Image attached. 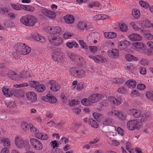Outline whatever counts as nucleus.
<instances>
[{
	"instance_id": "14",
	"label": "nucleus",
	"mask_w": 153,
	"mask_h": 153,
	"mask_svg": "<svg viewBox=\"0 0 153 153\" xmlns=\"http://www.w3.org/2000/svg\"><path fill=\"white\" fill-rule=\"evenodd\" d=\"M130 44V42L126 40H124L118 42V47L120 50H124L127 48Z\"/></svg>"
},
{
	"instance_id": "36",
	"label": "nucleus",
	"mask_w": 153,
	"mask_h": 153,
	"mask_svg": "<svg viewBox=\"0 0 153 153\" xmlns=\"http://www.w3.org/2000/svg\"><path fill=\"white\" fill-rule=\"evenodd\" d=\"M66 46L69 48L71 49L73 47L75 48H77L79 46V45L75 41H73L70 42H68L66 44Z\"/></svg>"
},
{
	"instance_id": "13",
	"label": "nucleus",
	"mask_w": 153,
	"mask_h": 153,
	"mask_svg": "<svg viewBox=\"0 0 153 153\" xmlns=\"http://www.w3.org/2000/svg\"><path fill=\"white\" fill-rule=\"evenodd\" d=\"M108 100L111 104L115 105H118L121 103L122 99L121 97L116 99L114 97L111 96L108 97Z\"/></svg>"
},
{
	"instance_id": "44",
	"label": "nucleus",
	"mask_w": 153,
	"mask_h": 153,
	"mask_svg": "<svg viewBox=\"0 0 153 153\" xmlns=\"http://www.w3.org/2000/svg\"><path fill=\"white\" fill-rule=\"evenodd\" d=\"M78 42L81 47L84 50H87L88 48V46L83 40H79Z\"/></svg>"
},
{
	"instance_id": "57",
	"label": "nucleus",
	"mask_w": 153,
	"mask_h": 153,
	"mask_svg": "<svg viewBox=\"0 0 153 153\" xmlns=\"http://www.w3.org/2000/svg\"><path fill=\"white\" fill-rule=\"evenodd\" d=\"M146 95L148 99L153 101V92L148 91L146 93Z\"/></svg>"
},
{
	"instance_id": "38",
	"label": "nucleus",
	"mask_w": 153,
	"mask_h": 153,
	"mask_svg": "<svg viewBox=\"0 0 153 153\" xmlns=\"http://www.w3.org/2000/svg\"><path fill=\"white\" fill-rule=\"evenodd\" d=\"M132 15L134 19H138L139 18L140 15L139 10L136 9L133 10Z\"/></svg>"
},
{
	"instance_id": "43",
	"label": "nucleus",
	"mask_w": 153,
	"mask_h": 153,
	"mask_svg": "<svg viewBox=\"0 0 153 153\" xmlns=\"http://www.w3.org/2000/svg\"><path fill=\"white\" fill-rule=\"evenodd\" d=\"M5 105L10 108H13L15 107L16 105V104L14 101H7L5 102Z\"/></svg>"
},
{
	"instance_id": "21",
	"label": "nucleus",
	"mask_w": 153,
	"mask_h": 153,
	"mask_svg": "<svg viewBox=\"0 0 153 153\" xmlns=\"http://www.w3.org/2000/svg\"><path fill=\"white\" fill-rule=\"evenodd\" d=\"M63 18L65 22L67 24H72L75 22L74 17L71 15H67Z\"/></svg>"
},
{
	"instance_id": "26",
	"label": "nucleus",
	"mask_w": 153,
	"mask_h": 153,
	"mask_svg": "<svg viewBox=\"0 0 153 153\" xmlns=\"http://www.w3.org/2000/svg\"><path fill=\"white\" fill-rule=\"evenodd\" d=\"M126 59L129 62L137 61H138V59L130 54H127L125 55Z\"/></svg>"
},
{
	"instance_id": "2",
	"label": "nucleus",
	"mask_w": 153,
	"mask_h": 153,
	"mask_svg": "<svg viewBox=\"0 0 153 153\" xmlns=\"http://www.w3.org/2000/svg\"><path fill=\"white\" fill-rule=\"evenodd\" d=\"M20 22L24 25L28 27H33L37 22L36 18L33 15L28 14L22 17Z\"/></svg>"
},
{
	"instance_id": "53",
	"label": "nucleus",
	"mask_w": 153,
	"mask_h": 153,
	"mask_svg": "<svg viewBox=\"0 0 153 153\" xmlns=\"http://www.w3.org/2000/svg\"><path fill=\"white\" fill-rule=\"evenodd\" d=\"M81 102L83 105L88 106L90 105L91 102L89 100V99L88 100L86 98H84L82 100Z\"/></svg>"
},
{
	"instance_id": "7",
	"label": "nucleus",
	"mask_w": 153,
	"mask_h": 153,
	"mask_svg": "<svg viewBox=\"0 0 153 153\" xmlns=\"http://www.w3.org/2000/svg\"><path fill=\"white\" fill-rule=\"evenodd\" d=\"M30 143L33 148L36 150L40 151L43 148V145L40 141L34 138L30 139Z\"/></svg>"
},
{
	"instance_id": "61",
	"label": "nucleus",
	"mask_w": 153,
	"mask_h": 153,
	"mask_svg": "<svg viewBox=\"0 0 153 153\" xmlns=\"http://www.w3.org/2000/svg\"><path fill=\"white\" fill-rule=\"evenodd\" d=\"M89 48L90 51L93 53H95L98 49L97 47L95 46H90Z\"/></svg>"
},
{
	"instance_id": "9",
	"label": "nucleus",
	"mask_w": 153,
	"mask_h": 153,
	"mask_svg": "<svg viewBox=\"0 0 153 153\" xmlns=\"http://www.w3.org/2000/svg\"><path fill=\"white\" fill-rule=\"evenodd\" d=\"M40 10L42 14L51 19H54L56 17V14L54 11L48 10L42 7H41Z\"/></svg>"
},
{
	"instance_id": "47",
	"label": "nucleus",
	"mask_w": 153,
	"mask_h": 153,
	"mask_svg": "<svg viewBox=\"0 0 153 153\" xmlns=\"http://www.w3.org/2000/svg\"><path fill=\"white\" fill-rule=\"evenodd\" d=\"M3 141L4 146L8 148L10 147V142L9 139L8 138H5L3 140Z\"/></svg>"
},
{
	"instance_id": "51",
	"label": "nucleus",
	"mask_w": 153,
	"mask_h": 153,
	"mask_svg": "<svg viewBox=\"0 0 153 153\" xmlns=\"http://www.w3.org/2000/svg\"><path fill=\"white\" fill-rule=\"evenodd\" d=\"M68 57L72 61L75 60L78 57V56L72 53H68Z\"/></svg>"
},
{
	"instance_id": "6",
	"label": "nucleus",
	"mask_w": 153,
	"mask_h": 153,
	"mask_svg": "<svg viewBox=\"0 0 153 153\" xmlns=\"http://www.w3.org/2000/svg\"><path fill=\"white\" fill-rule=\"evenodd\" d=\"M108 114L109 115L116 117L118 120L121 121L126 120L127 116L125 112L116 110H112L109 111Z\"/></svg>"
},
{
	"instance_id": "41",
	"label": "nucleus",
	"mask_w": 153,
	"mask_h": 153,
	"mask_svg": "<svg viewBox=\"0 0 153 153\" xmlns=\"http://www.w3.org/2000/svg\"><path fill=\"white\" fill-rule=\"evenodd\" d=\"M77 26L79 29L82 30L87 29V24L85 23L82 22H79Z\"/></svg>"
},
{
	"instance_id": "46",
	"label": "nucleus",
	"mask_w": 153,
	"mask_h": 153,
	"mask_svg": "<svg viewBox=\"0 0 153 153\" xmlns=\"http://www.w3.org/2000/svg\"><path fill=\"white\" fill-rule=\"evenodd\" d=\"M29 127L30 131L33 133L35 134V136L37 134L39 133V130L31 124H29Z\"/></svg>"
},
{
	"instance_id": "24",
	"label": "nucleus",
	"mask_w": 153,
	"mask_h": 153,
	"mask_svg": "<svg viewBox=\"0 0 153 153\" xmlns=\"http://www.w3.org/2000/svg\"><path fill=\"white\" fill-rule=\"evenodd\" d=\"M12 90L7 88L6 87H3L2 88V91L3 94L6 97H9L12 96L11 92Z\"/></svg>"
},
{
	"instance_id": "58",
	"label": "nucleus",
	"mask_w": 153,
	"mask_h": 153,
	"mask_svg": "<svg viewBox=\"0 0 153 153\" xmlns=\"http://www.w3.org/2000/svg\"><path fill=\"white\" fill-rule=\"evenodd\" d=\"M139 71L141 74L145 75L146 73V70L145 67L140 66L139 68Z\"/></svg>"
},
{
	"instance_id": "35",
	"label": "nucleus",
	"mask_w": 153,
	"mask_h": 153,
	"mask_svg": "<svg viewBox=\"0 0 153 153\" xmlns=\"http://www.w3.org/2000/svg\"><path fill=\"white\" fill-rule=\"evenodd\" d=\"M61 28L59 26L52 27V31L51 32V34L59 33L61 32Z\"/></svg>"
},
{
	"instance_id": "59",
	"label": "nucleus",
	"mask_w": 153,
	"mask_h": 153,
	"mask_svg": "<svg viewBox=\"0 0 153 153\" xmlns=\"http://www.w3.org/2000/svg\"><path fill=\"white\" fill-rule=\"evenodd\" d=\"M111 120L109 118H107L103 122V124L105 126H108L111 124Z\"/></svg>"
},
{
	"instance_id": "39",
	"label": "nucleus",
	"mask_w": 153,
	"mask_h": 153,
	"mask_svg": "<svg viewBox=\"0 0 153 153\" xmlns=\"http://www.w3.org/2000/svg\"><path fill=\"white\" fill-rule=\"evenodd\" d=\"M109 54L112 56L114 57H117L119 56V50L117 49H113L109 52Z\"/></svg>"
},
{
	"instance_id": "34",
	"label": "nucleus",
	"mask_w": 153,
	"mask_h": 153,
	"mask_svg": "<svg viewBox=\"0 0 153 153\" xmlns=\"http://www.w3.org/2000/svg\"><path fill=\"white\" fill-rule=\"evenodd\" d=\"M11 5L12 8L16 10L20 11L22 9H23L22 5H23V4H12Z\"/></svg>"
},
{
	"instance_id": "30",
	"label": "nucleus",
	"mask_w": 153,
	"mask_h": 153,
	"mask_svg": "<svg viewBox=\"0 0 153 153\" xmlns=\"http://www.w3.org/2000/svg\"><path fill=\"white\" fill-rule=\"evenodd\" d=\"M99 36V35L96 33H89L87 36V40L90 43H91L94 39L96 36Z\"/></svg>"
},
{
	"instance_id": "20",
	"label": "nucleus",
	"mask_w": 153,
	"mask_h": 153,
	"mask_svg": "<svg viewBox=\"0 0 153 153\" xmlns=\"http://www.w3.org/2000/svg\"><path fill=\"white\" fill-rule=\"evenodd\" d=\"M32 37L36 41L43 43L46 41V39L43 36L38 33H34L31 34Z\"/></svg>"
},
{
	"instance_id": "11",
	"label": "nucleus",
	"mask_w": 153,
	"mask_h": 153,
	"mask_svg": "<svg viewBox=\"0 0 153 153\" xmlns=\"http://www.w3.org/2000/svg\"><path fill=\"white\" fill-rule=\"evenodd\" d=\"M42 100L44 101L51 103H56L57 101V99L55 97L49 94H47L46 96L42 97Z\"/></svg>"
},
{
	"instance_id": "31",
	"label": "nucleus",
	"mask_w": 153,
	"mask_h": 153,
	"mask_svg": "<svg viewBox=\"0 0 153 153\" xmlns=\"http://www.w3.org/2000/svg\"><path fill=\"white\" fill-rule=\"evenodd\" d=\"M104 35L105 37L108 39H113L116 37L117 36L115 33L112 32H105Z\"/></svg>"
},
{
	"instance_id": "64",
	"label": "nucleus",
	"mask_w": 153,
	"mask_h": 153,
	"mask_svg": "<svg viewBox=\"0 0 153 153\" xmlns=\"http://www.w3.org/2000/svg\"><path fill=\"white\" fill-rule=\"evenodd\" d=\"M93 116L94 119L97 120L101 117L102 116L100 114L95 112L93 113Z\"/></svg>"
},
{
	"instance_id": "18",
	"label": "nucleus",
	"mask_w": 153,
	"mask_h": 153,
	"mask_svg": "<svg viewBox=\"0 0 153 153\" xmlns=\"http://www.w3.org/2000/svg\"><path fill=\"white\" fill-rule=\"evenodd\" d=\"M52 56L54 61H57L59 62H62L63 61V58L59 52L54 51L52 54Z\"/></svg>"
},
{
	"instance_id": "33",
	"label": "nucleus",
	"mask_w": 153,
	"mask_h": 153,
	"mask_svg": "<svg viewBox=\"0 0 153 153\" xmlns=\"http://www.w3.org/2000/svg\"><path fill=\"white\" fill-rule=\"evenodd\" d=\"M120 30L123 32H126L128 30L127 26L124 23H120L119 25Z\"/></svg>"
},
{
	"instance_id": "22",
	"label": "nucleus",
	"mask_w": 153,
	"mask_h": 153,
	"mask_svg": "<svg viewBox=\"0 0 153 153\" xmlns=\"http://www.w3.org/2000/svg\"><path fill=\"white\" fill-rule=\"evenodd\" d=\"M35 137L37 139L43 140H47L50 138L49 136L46 134H43L41 133H37Z\"/></svg>"
},
{
	"instance_id": "29",
	"label": "nucleus",
	"mask_w": 153,
	"mask_h": 153,
	"mask_svg": "<svg viewBox=\"0 0 153 153\" xmlns=\"http://www.w3.org/2000/svg\"><path fill=\"white\" fill-rule=\"evenodd\" d=\"M151 25V24L150 21L146 19L144 20L141 24V26L143 29V30H144V29L147 27H149Z\"/></svg>"
},
{
	"instance_id": "45",
	"label": "nucleus",
	"mask_w": 153,
	"mask_h": 153,
	"mask_svg": "<svg viewBox=\"0 0 153 153\" xmlns=\"http://www.w3.org/2000/svg\"><path fill=\"white\" fill-rule=\"evenodd\" d=\"M45 89V87L43 84H40L38 85L35 90L38 92H42Z\"/></svg>"
},
{
	"instance_id": "56",
	"label": "nucleus",
	"mask_w": 153,
	"mask_h": 153,
	"mask_svg": "<svg viewBox=\"0 0 153 153\" xmlns=\"http://www.w3.org/2000/svg\"><path fill=\"white\" fill-rule=\"evenodd\" d=\"M39 83L35 81H31L30 83V87L36 89L38 85H39Z\"/></svg>"
},
{
	"instance_id": "54",
	"label": "nucleus",
	"mask_w": 153,
	"mask_h": 153,
	"mask_svg": "<svg viewBox=\"0 0 153 153\" xmlns=\"http://www.w3.org/2000/svg\"><path fill=\"white\" fill-rule=\"evenodd\" d=\"M89 57L94 60L96 63H98L100 62V56H89Z\"/></svg>"
},
{
	"instance_id": "1",
	"label": "nucleus",
	"mask_w": 153,
	"mask_h": 153,
	"mask_svg": "<svg viewBox=\"0 0 153 153\" xmlns=\"http://www.w3.org/2000/svg\"><path fill=\"white\" fill-rule=\"evenodd\" d=\"M15 146L19 149H25L26 150L30 149L31 147L29 140L24 139L19 136H16L14 140Z\"/></svg>"
},
{
	"instance_id": "16",
	"label": "nucleus",
	"mask_w": 153,
	"mask_h": 153,
	"mask_svg": "<svg viewBox=\"0 0 153 153\" xmlns=\"http://www.w3.org/2000/svg\"><path fill=\"white\" fill-rule=\"evenodd\" d=\"M128 39L132 41H140L143 39L142 36L137 33H131L128 36Z\"/></svg>"
},
{
	"instance_id": "12",
	"label": "nucleus",
	"mask_w": 153,
	"mask_h": 153,
	"mask_svg": "<svg viewBox=\"0 0 153 153\" xmlns=\"http://www.w3.org/2000/svg\"><path fill=\"white\" fill-rule=\"evenodd\" d=\"M26 95L28 100L31 103L35 102L37 100V95L34 92H28Z\"/></svg>"
},
{
	"instance_id": "49",
	"label": "nucleus",
	"mask_w": 153,
	"mask_h": 153,
	"mask_svg": "<svg viewBox=\"0 0 153 153\" xmlns=\"http://www.w3.org/2000/svg\"><path fill=\"white\" fill-rule=\"evenodd\" d=\"M125 68L128 70L130 71H132L134 69V65L131 63H127L125 65Z\"/></svg>"
},
{
	"instance_id": "60",
	"label": "nucleus",
	"mask_w": 153,
	"mask_h": 153,
	"mask_svg": "<svg viewBox=\"0 0 153 153\" xmlns=\"http://www.w3.org/2000/svg\"><path fill=\"white\" fill-rule=\"evenodd\" d=\"M99 5V3L98 2H94L90 3L88 5V7L90 8H91L94 7H97Z\"/></svg>"
},
{
	"instance_id": "10",
	"label": "nucleus",
	"mask_w": 153,
	"mask_h": 153,
	"mask_svg": "<svg viewBox=\"0 0 153 153\" xmlns=\"http://www.w3.org/2000/svg\"><path fill=\"white\" fill-rule=\"evenodd\" d=\"M49 40L52 45L58 46L62 43L63 39L59 36H53L51 38L49 39Z\"/></svg>"
},
{
	"instance_id": "23",
	"label": "nucleus",
	"mask_w": 153,
	"mask_h": 153,
	"mask_svg": "<svg viewBox=\"0 0 153 153\" xmlns=\"http://www.w3.org/2000/svg\"><path fill=\"white\" fill-rule=\"evenodd\" d=\"M130 113L135 118H138L141 116V112L139 110L135 109H131L129 110Z\"/></svg>"
},
{
	"instance_id": "55",
	"label": "nucleus",
	"mask_w": 153,
	"mask_h": 153,
	"mask_svg": "<svg viewBox=\"0 0 153 153\" xmlns=\"http://www.w3.org/2000/svg\"><path fill=\"white\" fill-rule=\"evenodd\" d=\"M14 95L15 97H18L22 96L23 93L22 91L16 90L14 92Z\"/></svg>"
},
{
	"instance_id": "3",
	"label": "nucleus",
	"mask_w": 153,
	"mask_h": 153,
	"mask_svg": "<svg viewBox=\"0 0 153 153\" xmlns=\"http://www.w3.org/2000/svg\"><path fill=\"white\" fill-rule=\"evenodd\" d=\"M7 74V76L13 80L19 81L21 80V78H26L29 77V73L27 71H22L19 76H17L16 73L13 71H8Z\"/></svg>"
},
{
	"instance_id": "5",
	"label": "nucleus",
	"mask_w": 153,
	"mask_h": 153,
	"mask_svg": "<svg viewBox=\"0 0 153 153\" xmlns=\"http://www.w3.org/2000/svg\"><path fill=\"white\" fill-rule=\"evenodd\" d=\"M70 74L74 77L77 78H81L85 76V71L81 68L75 67L71 68L70 70Z\"/></svg>"
},
{
	"instance_id": "42",
	"label": "nucleus",
	"mask_w": 153,
	"mask_h": 153,
	"mask_svg": "<svg viewBox=\"0 0 153 153\" xmlns=\"http://www.w3.org/2000/svg\"><path fill=\"white\" fill-rule=\"evenodd\" d=\"M130 25L132 26L133 28L135 30L137 31H140L141 32L142 29L141 28L139 27L137 25V23L134 22H131L130 23Z\"/></svg>"
},
{
	"instance_id": "19",
	"label": "nucleus",
	"mask_w": 153,
	"mask_h": 153,
	"mask_svg": "<svg viewBox=\"0 0 153 153\" xmlns=\"http://www.w3.org/2000/svg\"><path fill=\"white\" fill-rule=\"evenodd\" d=\"M101 98V95L99 94H93L89 97V100L92 103L96 102L100 100Z\"/></svg>"
},
{
	"instance_id": "28",
	"label": "nucleus",
	"mask_w": 153,
	"mask_h": 153,
	"mask_svg": "<svg viewBox=\"0 0 153 153\" xmlns=\"http://www.w3.org/2000/svg\"><path fill=\"white\" fill-rule=\"evenodd\" d=\"M23 9L30 12H33L35 10V7L31 5H25L23 4L22 5Z\"/></svg>"
},
{
	"instance_id": "25",
	"label": "nucleus",
	"mask_w": 153,
	"mask_h": 153,
	"mask_svg": "<svg viewBox=\"0 0 153 153\" xmlns=\"http://www.w3.org/2000/svg\"><path fill=\"white\" fill-rule=\"evenodd\" d=\"M141 32L148 40H152L153 39V35L150 33L149 31L142 30H141Z\"/></svg>"
},
{
	"instance_id": "4",
	"label": "nucleus",
	"mask_w": 153,
	"mask_h": 153,
	"mask_svg": "<svg viewBox=\"0 0 153 153\" xmlns=\"http://www.w3.org/2000/svg\"><path fill=\"white\" fill-rule=\"evenodd\" d=\"M15 48L20 54L25 55L28 54L31 51V48L24 43H18L16 45Z\"/></svg>"
},
{
	"instance_id": "40",
	"label": "nucleus",
	"mask_w": 153,
	"mask_h": 153,
	"mask_svg": "<svg viewBox=\"0 0 153 153\" xmlns=\"http://www.w3.org/2000/svg\"><path fill=\"white\" fill-rule=\"evenodd\" d=\"M21 128L25 132H26L29 130V126L27 122H22L21 123Z\"/></svg>"
},
{
	"instance_id": "17",
	"label": "nucleus",
	"mask_w": 153,
	"mask_h": 153,
	"mask_svg": "<svg viewBox=\"0 0 153 153\" xmlns=\"http://www.w3.org/2000/svg\"><path fill=\"white\" fill-rule=\"evenodd\" d=\"M49 84L51 86L50 89L54 92L58 91L60 88V86L54 80H50L49 81Z\"/></svg>"
},
{
	"instance_id": "48",
	"label": "nucleus",
	"mask_w": 153,
	"mask_h": 153,
	"mask_svg": "<svg viewBox=\"0 0 153 153\" xmlns=\"http://www.w3.org/2000/svg\"><path fill=\"white\" fill-rule=\"evenodd\" d=\"M8 12V8L7 7H0V14L4 15L5 13Z\"/></svg>"
},
{
	"instance_id": "15",
	"label": "nucleus",
	"mask_w": 153,
	"mask_h": 153,
	"mask_svg": "<svg viewBox=\"0 0 153 153\" xmlns=\"http://www.w3.org/2000/svg\"><path fill=\"white\" fill-rule=\"evenodd\" d=\"M135 49L138 52H141L145 49V46L143 43L141 42H137L133 44Z\"/></svg>"
},
{
	"instance_id": "32",
	"label": "nucleus",
	"mask_w": 153,
	"mask_h": 153,
	"mask_svg": "<svg viewBox=\"0 0 153 153\" xmlns=\"http://www.w3.org/2000/svg\"><path fill=\"white\" fill-rule=\"evenodd\" d=\"M108 16L105 15H97L94 16L93 19L95 21L104 20L108 19Z\"/></svg>"
},
{
	"instance_id": "37",
	"label": "nucleus",
	"mask_w": 153,
	"mask_h": 153,
	"mask_svg": "<svg viewBox=\"0 0 153 153\" xmlns=\"http://www.w3.org/2000/svg\"><path fill=\"white\" fill-rule=\"evenodd\" d=\"M88 122L91 126L94 128H97L99 126V125L98 123L92 118L89 119Z\"/></svg>"
},
{
	"instance_id": "50",
	"label": "nucleus",
	"mask_w": 153,
	"mask_h": 153,
	"mask_svg": "<svg viewBox=\"0 0 153 153\" xmlns=\"http://www.w3.org/2000/svg\"><path fill=\"white\" fill-rule=\"evenodd\" d=\"M139 4L141 7L144 8H147L149 7V4L143 1H140L139 2Z\"/></svg>"
},
{
	"instance_id": "8",
	"label": "nucleus",
	"mask_w": 153,
	"mask_h": 153,
	"mask_svg": "<svg viewBox=\"0 0 153 153\" xmlns=\"http://www.w3.org/2000/svg\"><path fill=\"white\" fill-rule=\"evenodd\" d=\"M127 128L130 130H133L136 129H139L140 128L139 123L137 122V120H133L129 121L127 124Z\"/></svg>"
},
{
	"instance_id": "52",
	"label": "nucleus",
	"mask_w": 153,
	"mask_h": 153,
	"mask_svg": "<svg viewBox=\"0 0 153 153\" xmlns=\"http://www.w3.org/2000/svg\"><path fill=\"white\" fill-rule=\"evenodd\" d=\"M73 34L69 32H65L63 35V37L65 39H69V37H71Z\"/></svg>"
},
{
	"instance_id": "27",
	"label": "nucleus",
	"mask_w": 153,
	"mask_h": 153,
	"mask_svg": "<svg viewBox=\"0 0 153 153\" xmlns=\"http://www.w3.org/2000/svg\"><path fill=\"white\" fill-rule=\"evenodd\" d=\"M126 84L128 88H133L136 87L137 84L135 80L130 79L126 82Z\"/></svg>"
},
{
	"instance_id": "63",
	"label": "nucleus",
	"mask_w": 153,
	"mask_h": 153,
	"mask_svg": "<svg viewBox=\"0 0 153 153\" xmlns=\"http://www.w3.org/2000/svg\"><path fill=\"white\" fill-rule=\"evenodd\" d=\"M148 61L146 59H142L140 60V64L143 65H148Z\"/></svg>"
},
{
	"instance_id": "62",
	"label": "nucleus",
	"mask_w": 153,
	"mask_h": 153,
	"mask_svg": "<svg viewBox=\"0 0 153 153\" xmlns=\"http://www.w3.org/2000/svg\"><path fill=\"white\" fill-rule=\"evenodd\" d=\"M130 95L132 97H135L139 96V94L137 91L133 90L131 93Z\"/></svg>"
}]
</instances>
